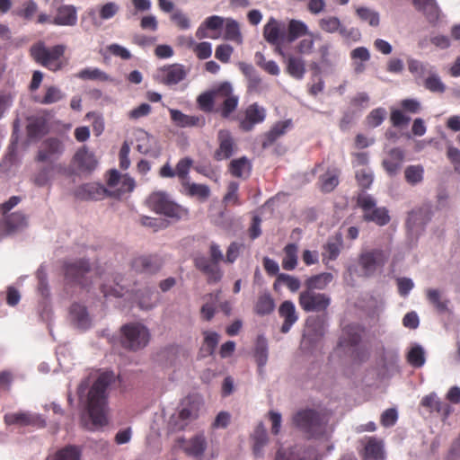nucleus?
Wrapping results in <instances>:
<instances>
[{"instance_id":"4be33fe9","label":"nucleus","mask_w":460,"mask_h":460,"mask_svg":"<svg viewBox=\"0 0 460 460\" xmlns=\"http://www.w3.org/2000/svg\"><path fill=\"white\" fill-rule=\"evenodd\" d=\"M405 153L400 147L390 149L382 161V166L389 176L396 175L404 162Z\"/></svg>"},{"instance_id":"7c9ffc66","label":"nucleus","mask_w":460,"mask_h":460,"mask_svg":"<svg viewBox=\"0 0 460 460\" xmlns=\"http://www.w3.org/2000/svg\"><path fill=\"white\" fill-rule=\"evenodd\" d=\"M385 458L384 443L376 438H369L365 445L363 460H383Z\"/></svg>"},{"instance_id":"b1692460","label":"nucleus","mask_w":460,"mask_h":460,"mask_svg":"<svg viewBox=\"0 0 460 460\" xmlns=\"http://www.w3.org/2000/svg\"><path fill=\"white\" fill-rule=\"evenodd\" d=\"M132 269L140 273L154 274L161 266V259L156 255H142L136 257L131 262Z\"/></svg>"},{"instance_id":"dca6fc26","label":"nucleus","mask_w":460,"mask_h":460,"mask_svg":"<svg viewBox=\"0 0 460 460\" xmlns=\"http://www.w3.org/2000/svg\"><path fill=\"white\" fill-rule=\"evenodd\" d=\"M28 226L27 217L22 212H14L4 217L0 221V237L22 231Z\"/></svg>"},{"instance_id":"412c9836","label":"nucleus","mask_w":460,"mask_h":460,"mask_svg":"<svg viewBox=\"0 0 460 460\" xmlns=\"http://www.w3.org/2000/svg\"><path fill=\"white\" fill-rule=\"evenodd\" d=\"M109 195V190L100 183L82 184L75 190V198L81 200H99Z\"/></svg>"},{"instance_id":"3c124183","label":"nucleus","mask_w":460,"mask_h":460,"mask_svg":"<svg viewBox=\"0 0 460 460\" xmlns=\"http://www.w3.org/2000/svg\"><path fill=\"white\" fill-rule=\"evenodd\" d=\"M239 184L236 181H230L226 188V192L223 197L225 206H240L242 201L239 197Z\"/></svg>"},{"instance_id":"0eeeda50","label":"nucleus","mask_w":460,"mask_h":460,"mask_svg":"<svg viewBox=\"0 0 460 460\" xmlns=\"http://www.w3.org/2000/svg\"><path fill=\"white\" fill-rule=\"evenodd\" d=\"M294 424L309 437H318L324 432L325 421L314 410H302L293 417Z\"/></svg>"},{"instance_id":"37998d69","label":"nucleus","mask_w":460,"mask_h":460,"mask_svg":"<svg viewBox=\"0 0 460 460\" xmlns=\"http://www.w3.org/2000/svg\"><path fill=\"white\" fill-rule=\"evenodd\" d=\"M224 39L233 41L238 45L243 43V36L240 31L239 23L232 19L226 18L225 22Z\"/></svg>"},{"instance_id":"338daca9","label":"nucleus","mask_w":460,"mask_h":460,"mask_svg":"<svg viewBox=\"0 0 460 460\" xmlns=\"http://www.w3.org/2000/svg\"><path fill=\"white\" fill-rule=\"evenodd\" d=\"M63 98L61 91L56 86H49L41 100L38 102L41 104H51L60 101Z\"/></svg>"},{"instance_id":"72a5a7b5","label":"nucleus","mask_w":460,"mask_h":460,"mask_svg":"<svg viewBox=\"0 0 460 460\" xmlns=\"http://www.w3.org/2000/svg\"><path fill=\"white\" fill-rule=\"evenodd\" d=\"M207 448V440L203 434H198L185 442L184 452L190 456H201Z\"/></svg>"},{"instance_id":"aec40b11","label":"nucleus","mask_w":460,"mask_h":460,"mask_svg":"<svg viewBox=\"0 0 460 460\" xmlns=\"http://www.w3.org/2000/svg\"><path fill=\"white\" fill-rule=\"evenodd\" d=\"M63 151L64 146L59 139L55 137L48 138L41 144L36 156V161L41 163L51 161L62 155Z\"/></svg>"},{"instance_id":"c85d7f7f","label":"nucleus","mask_w":460,"mask_h":460,"mask_svg":"<svg viewBox=\"0 0 460 460\" xmlns=\"http://www.w3.org/2000/svg\"><path fill=\"white\" fill-rule=\"evenodd\" d=\"M363 329L358 324H349L342 330L338 346L341 348H349L357 346L361 341Z\"/></svg>"},{"instance_id":"9b49d317","label":"nucleus","mask_w":460,"mask_h":460,"mask_svg":"<svg viewBox=\"0 0 460 460\" xmlns=\"http://www.w3.org/2000/svg\"><path fill=\"white\" fill-rule=\"evenodd\" d=\"M388 260V255L381 249H373L361 252L358 264L365 277L373 276L381 270Z\"/></svg>"},{"instance_id":"0e129e2a","label":"nucleus","mask_w":460,"mask_h":460,"mask_svg":"<svg viewBox=\"0 0 460 460\" xmlns=\"http://www.w3.org/2000/svg\"><path fill=\"white\" fill-rule=\"evenodd\" d=\"M386 111L384 108H376L370 111L366 118L367 125L370 128L380 126L385 119Z\"/></svg>"},{"instance_id":"4468645a","label":"nucleus","mask_w":460,"mask_h":460,"mask_svg":"<svg viewBox=\"0 0 460 460\" xmlns=\"http://www.w3.org/2000/svg\"><path fill=\"white\" fill-rule=\"evenodd\" d=\"M266 116V109L259 103L253 102L245 109L243 117L239 119V128L244 132H250L256 125L262 123Z\"/></svg>"},{"instance_id":"a878e982","label":"nucleus","mask_w":460,"mask_h":460,"mask_svg":"<svg viewBox=\"0 0 460 460\" xmlns=\"http://www.w3.org/2000/svg\"><path fill=\"white\" fill-rule=\"evenodd\" d=\"M291 128V119H286L276 122L270 128V129L262 136V148L266 149L271 146L279 137H283Z\"/></svg>"},{"instance_id":"7ed1b4c3","label":"nucleus","mask_w":460,"mask_h":460,"mask_svg":"<svg viewBox=\"0 0 460 460\" xmlns=\"http://www.w3.org/2000/svg\"><path fill=\"white\" fill-rule=\"evenodd\" d=\"M148 207L158 214L164 215L173 220L186 219L189 210L170 199L164 191H155L149 195L146 200Z\"/></svg>"},{"instance_id":"ddd939ff","label":"nucleus","mask_w":460,"mask_h":460,"mask_svg":"<svg viewBox=\"0 0 460 460\" xmlns=\"http://www.w3.org/2000/svg\"><path fill=\"white\" fill-rule=\"evenodd\" d=\"M107 185L111 190L109 196L119 198L135 188V181L128 174H120L116 169L109 171Z\"/></svg>"},{"instance_id":"6e6552de","label":"nucleus","mask_w":460,"mask_h":460,"mask_svg":"<svg viewBox=\"0 0 460 460\" xmlns=\"http://www.w3.org/2000/svg\"><path fill=\"white\" fill-rule=\"evenodd\" d=\"M358 206L363 210V219L384 226L390 222V216L385 208H376L375 199L368 194H361L357 199Z\"/></svg>"},{"instance_id":"c9c22d12","label":"nucleus","mask_w":460,"mask_h":460,"mask_svg":"<svg viewBox=\"0 0 460 460\" xmlns=\"http://www.w3.org/2000/svg\"><path fill=\"white\" fill-rule=\"evenodd\" d=\"M416 10L421 12L429 22H435L439 17V8L436 0H412Z\"/></svg>"},{"instance_id":"c756f323","label":"nucleus","mask_w":460,"mask_h":460,"mask_svg":"<svg viewBox=\"0 0 460 460\" xmlns=\"http://www.w3.org/2000/svg\"><path fill=\"white\" fill-rule=\"evenodd\" d=\"M279 314L284 319L280 331L282 333H288L298 319L294 303L289 300L284 301L279 305Z\"/></svg>"},{"instance_id":"774afa93","label":"nucleus","mask_w":460,"mask_h":460,"mask_svg":"<svg viewBox=\"0 0 460 460\" xmlns=\"http://www.w3.org/2000/svg\"><path fill=\"white\" fill-rule=\"evenodd\" d=\"M119 10V4L114 2H108L100 7L99 17L102 20L111 19L118 13Z\"/></svg>"},{"instance_id":"f03ea898","label":"nucleus","mask_w":460,"mask_h":460,"mask_svg":"<svg viewBox=\"0 0 460 460\" xmlns=\"http://www.w3.org/2000/svg\"><path fill=\"white\" fill-rule=\"evenodd\" d=\"M66 49V46L62 44L49 48L44 42L39 41L31 47L30 54L36 63L50 71L57 72L66 65L63 59Z\"/></svg>"},{"instance_id":"6e6d98bb","label":"nucleus","mask_w":460,"mask_h":460,"mask_svg":"<svg viewBox=\"0 0 460 460\" xmlns=\"http://www.w3.org/2000/svg\"><path fill=\"white\" fill-rule=\"evenodd\" d=\"M319 28L327 33L339 32L342 27L341 20L336 16H326L318 21Z\"/></svg>"},{"instance_id":"f704fd0d","label":"nucleus","mask_w":460,"mask_h":460,"mask_svg":"<svg viewBox=\"0 0 460 460\" xmlns=\"http://www.w3.org/2000/svg\"><path fill=\"white\" fill-rule=\"evenodd\" d=\"M420 404L426 408L429 412L436 411L443 414L445 417L448 416L450 412V406L447 403L441 402L435 394L424 396Z\"/></svg>"},{"instance_id":"f257e3e1","label":"nucleus","mask_w":460,"mask_h":460,"mask_svg":"<svg viewBox=\"0 0 460 460\" xmlns=\"http://www.w3.org/2000/svg\"><path fill=\"white\" fill-rule=\"evenodd\" d=\"M115 379L113 371H102L86 394V408L94 428L102 427L108 422V388Z\"/></svg>"},{"instance_id":"8fccbe9b","label":"nucleus","mask_w":460,"mask_h":460,"mask_svg":"<svg viewBox=\"0 0 460 460\" xmlns=\"http://www.w3.org/2000/svg\"><path fill=\"white\" fill-rule=\"evenodd\" d=\"M254 357L259 367H262L266 365L268 360V343L267 340L262 335L257 338Z\"/></svg>"},{"instance_id":"9d476101","label":"nucleus","mask_w":460,"mask_h":460,"mask_svg":"<svg viewBox=\"0 0 460 460\" xmlns=\"http://www.w3.org/2000/svg\"><path fill=\"white\" fill-rule=\"evenodd\" d=\"M36 22L39 24L52 23L58 26H74L77 22V11L72 4H62L57 8L53 19L45 13H40Z\"/></svg>"},{"instance_id":"bb28decb","label":"nucleus","mask_w":460,"mask_h":460,"mask_svg":"<svg viewBox=\"0 0 460 460\" xmlns=\"http://www.w3.org/2000/svg\"><path fill=\"white\" fill-rule=\"evenodd\" d=\"M170 116L172 121L180 128H188V127H199L202 128L206 124V119L204 116H192L187 115L181 112L179 110L171 109Z\"/></svg>"},{"instance_id":"2eb2a0df","label":"nucleus","mask_w":460,"mask_h":460,"mask_svg":"<svg viewBox=\"0 0 460 460\" xmlns=\"http://www.w3.org/2000/svg\"><path fill=\"white\" fill-rule=\"evenodd\" d=\"M71 163L80 173H91L98 166V160L94 153L90 151L86 146L76 150Z\"/></svg>"},{"instance_id":"f8f14e48","label":"nucleus","mask_w":460,"mask_h":460,"mask_svg":"<svg viewBox=\"0 0 460 460\" xmlns=\"http://www.w3.org/2000/svg\"><path fill=\"white\" fill-rule=\"evenodd\" d=\"M299 305L305 312H325L331 304V297L324 293L305 290L299 295Z\"/></svg>"},{"instance_id":"39448f33","label":"nucleus","mask_w":460,"mask_h":460,"mask_svg":"<svg viewBox=\"0 0 460 460\" xmlns=\"http://www.w3.org/2000/svg\"><path fill=\"white\" fill-rule=\"evenodd\" d=\"M215 93L217 96L215 112L218 113L224 119H232L231 116L239 104V96L234 93L232 84L228 82L220 83L216 86Z\"/></svg>"},{"instance_id":"49530a36","label":"nucleus","mask_w":460,"mask_h":460,"mask_svg":"<svg viewBox=\"0 0 460 460\" xmlns=\"http://www.w3.org/2000/svg\"><path fill=\"white\" fill-rule=\"evenodd\" d=\"M216 86L208 92L203 93L197 98V103L199 108L204 112L215 111L214 104L217 102V96H216Z\"/></svg>"},{"instance_id":"c03bdc74","label":"nucleus","mask_w":460,"mask_h":460,"mask_svg":"<svg viewBox=\"0 0 460 460\" xmlns=\"http://www.w3.org/2000/svg\"><path fill=\"white\" fill-rule=\"evenodd\" d=\"M333 279L332 273L323 272L308 278L305 280V290L324 289Z\"/></svg>"},{"instance_id":"680f3d73","label":"nucleus","mask_w":460,"mask_h":460,"mask_svg":"<svg viewBox=\"0 0 460 460\" xmlns=\"http://www.w3.org/2000/svg\"><path fill=\"white\" fill-rule=\"evenodd\" d=\"M407 361L414 367H422L425 363L423 349L419 345L412 347L407 354Z\"/></svg>"},{"instance_id":"423d86ee","label":"nucleus","mask_w":460,"mask_h":460,"mask_svg":"<svg viewBox=\"0 0 460 460\" xmlns=\"http://www.w3.org/2000/svg\"><path fill=\"white\" fill-rule=\"evenodd\" d=\"M121 345L129 350H138L146 347L149 341V332L140 323L125 324L120 329Z\"/></svg>"},{"instance_id":"a19ab883","label":"nucleus","mask_w":460,"mask_h":460,"mask_svg":"<svg viewBox=\"0 0 460 460\" xmlns=\"http://www.w3.org/2000/svg\"><path fill=\"white\" fill-rule=\"evenodd\" d=\"M70 316L78 328L85 329L90 325V319L86 307L75 303L70 307Z\"/></svg>"},{"instance_id":"bf43d9fd","label":"nucleus","mask_w":460,"mask_h":460,"mask_svg":"<svg viewBox=\"0 0 460 460\" xmlns=\"http://www.w3.org/2000/svg\"><path fill=\"white\" fill-rule=\"evenodd\" d=\"M340 171L335 169L333 172H327L321 177V189L324 192H331L339 184Z\"/></svg>"},{"instance_id":"052dcab7","label":"nucleus","mask_w":460,"mask_h":460,"mask_svg":"<svg viewBox=\"0 0 460 460\" xmlns=\"http://www.w3.org/2000/svg\"><path fill=\"white\" fill-rule=\"evenodd\" d=\"M226 22V19L218 16V15H212L208 17L202 25L198 29L196 35L199 39H201L204 37V34L202 33V26H204L206 29L216 31L218 29H221Z\"/></svg>"},{"instance_id":"f3484780","label":"nucleus","mask_w":460,"mask_h":460,"mask_svg":"<svg viewBox=\"0 0 460 460\" xmlns=\"http://www.w3.org/2000/svg\"><path fill=\"white\" fill-rule=\"evenodd\" d=\"M4 420L7 425H17L20 427H44L45 425V421L39 414L30 411L6 413Z\"/></svg>"},{"instance_id":"13d9d810","label":"nucleus","mask_w":460,"mask_h":460,"mask_svg":"<svg viewBox=\"0 0 460 460\" xmlns=\"http://www.w3.org/2000/svg\"><path fill=\"white\" fill-rule=\"evenodd\" d=\"M424 168L422 165H409L404 171L405 181L411 185H416L423 181Z\"/></svg>"},{"instance_id":"473e14b6","label":"nucleus","mask_w":460,"mask_h":460,"mask_svg":"<svg viewBox=\"0 0 460 460\" xmlns=\"http://www.w3.org/2000/svg\"><path fill=\"white\" fill-rule=\"evenodd\" d=\"M287 37L286 42L292 43L297 39L304 37L306 34H309L311 31H309L308 26L301 20L291 19L288 21V25L286 26Z\"/></svg>"},{"instance_id":"5fc2aeb1","label":"nucleus","mask_w":460,"mask_h":460,"mask_svg":"<svg viewBox=\"0 0 460 460\" xmlns=\"http://www.w3.org/2000/svg\"><path fill=\"white\" fill-rule=\"evenodd\" d=\"M77 77L83 80H97L102 82L111 81V78L108 74L99 68L87 67L82 69L78 74Z\"/></svg>"},{"instance_id":"2f4dec72","label":"nucleus","mask_w":460,"mask_h":460,"mask_svg":"<svg viewBox=\"0 0 460 460\" xmlns=\"http://www.w3.org/2000/svg\"><path fill=\"white\" fill-rule=\"evenodd\" d=\"M286 63L287 73L295 79H302L305 74V66L302 58L294 55H287L282 58Z\"/></svg>"},{"instance_id":"79ce46f5","label":"nucleus","mask_w":460,"mask_h":460,"mask_svg":"<svg viewBox=\"0 0 460 460\" xmlns=\"http://www.w3.org/2000/svg\"><path fill=\"white\" fill-rule=\"evenodd\" d=\"M63 169L61 164L49 165L42 167L32 177V182L37 187H44L49 184L54 171L60 172Z\"/></svg>"},{"instance_id":"4c0bfd02","label":"nucleus","mask_w":460,"mask_h":460,"mask_svg":"<svg viewBox=\"0 0 460 460\" xmlns=\"http://www.w3.org/2000/svg\"><path fill=\"white\" fill-rule=\"evenodd\" d=\"M275 309V302L269 292L261 293L258 296L254 304L253 311L260 316L270 314Z\"/></svg>"},{"instance_id":"09e8293b","label":"nucleus","mask_w":460,"mask_h":460,"mask_svg":"<svg viewBox=\"0 0 460 460\" xmlns=\"http://www.w3.org/2000/svg\"><path fill=\"white\" fill-rule=\"evenodd\" d=\"M252 439L254 441L253 444V453L255 456H260L261 455V450L263 447L268 442V435L267 431L264 428V425L262 423H260L252 435Z\"/></svg>"},{"instance_id":"a18cd8bd","label":"nucleus","mask_w":460,"mask_h":460,"mask_svg":"<svg viewBox=\"0 0 460 460\" xmlns=\"http://www.w3.org/2000/svg\"><path fill=\"white\" fill-rule=\"evenodd\" d=\"M297 265V246L295 243H288L284 248L282 268L286 270H293Z\"/></svg>"},{"instance_id":"e2e57ef3","label":"nucleus","mask_w":460,"mask_h":460,"mask_svg":"<svg viewBox=\"0 0 460 460\" xmlns=\"http://www.w3.org/2000/svg\"><path fill=\"white\" fill-rule=\"evenodd\" d=\"M80 451L76 447L67 446L55 454L54 460H80Z\"/></svg>"},{"instance_id":"cd10ccee","label":"nucleus","mask_w":460,"mask_h":460,"mask_svg":"<svg viewBox=\"0 0 460 460\" xmlns=\"http://www.w3.org/2000/svg\"><path fill=\"white\" fill-rule=\"evenodd\" d=\"M217 139L219 146L216 150L214 157L217 161L228 159L234 153V143L231 133L228 130L221 129L218 132Z\"/></svg>"},{"instance_id":"5701e85b","label":"nucleus","mask_w":460,"mask_h":460,"mask_svg":"<svg viewBox=\"0 0 460 460\" xmlns=\"http://www.w3.org/2000/svg\"><path fill=\"white\" fill-rule=\"evenodd\" d=\"M194 263L195 267L207 276L208 284L217 283L221 280L223 273L218 263L204 256L197 257L194 260Z\"/></svg>"},{"instance_id":"ea45409f","label":"nucleus","mask_w":460,"mask_h":460,"mask_svg":"<svg viewBox=\"0 0 460 460\" xmlns=\"http://www.w3.org/2000/svg\"><path fill=\"white\" fill-rule=\"evenodd\" d=\"M251 171L252 164L245 156L234 159L229 164L230 173L236 178L246 179L250 176Z\"/></svg>"},{"instance_id":"864d4df0","label":"nucleus","mask_w":460,"mask_h":460,"mask_svg":"<svg viewBox=\"0 0 460 460\" xmlns=\"http://www.w3.org/2000/svg\"><path fill=\"white\" fill-rule=\"evenodd\" d=\"M427 299L435 307L438 314H444L447 311V300H443L438 290L429 288L426 292Z\"/></svg>"},{"instance_id":"69168bd1","label":"nucleus","mask_w":460,"mask_h":460,"mask_svg":"<svg viewBox=\"0 0 460 460\" xmlns=\"http://www.w3.org/2000/svg\"><path fill=\"white\" fill-rule=\"evenodd\" d=\"M424 86L426 89L433 93H444L446 90L445 84L436 74H430L425 79Z\"/></svg>"},{"instance_id":"58836bf2","label":"nucleus","mask_w":460,"mask_h":460,"mask_svg":"<svg viewBox=\"0 0 460 460\" xmlns=\"http://www.w3.org/2000/svg\"><path fill=\"white\" fill-rule=\"evenodd\" d=\"M39 5L35 0H24L13 13L26 22H31L39 15Z\"/></svg>"},{"instance_id":"a211bd4d","label":"nucleus","mask_w":460,"mask_h":460,"mask_svg":"<svg viewBox=\"0 0 460 460\" xmlns=\"http://www.w3.org/2000/svg\"><path fill=\"white\" fill-rule=\"evenodd\" d=\"M160 82L166 85L177 84L187 76V69L183 65L172 64L158 69Z\"/></svg>"},{"instance_id":"393cba45","label":"nucleus","mask_w":460,"mask_h":460,"mask_svg":"<svg viewBox=\"0 0 460 460\" xmlns=\"http://www.w3.org/2000/svg\"><path fill=\"white\" fill-rule=\"evenodd\" d=\"M199 416V410L196 405L190 403L183 407L174 418L170 420L172 429L176 431L183 430L192 420Z\"/></svg>"},{"instance_id":"de8ad7c7","label":"nucleus","mask_w":460,"mask_h":460,"mask_svg":"<svg viewBox=\"0 0 460 460\" xmlns=\"http://www.w3.org/2000/svg\"><path fill=\"white\" fill-rule=\"evenodd\" d=\"M320 35L313 31L304 36L296 45V51L300 55H309L313 53L314 49V40L319 39Z\"/></svg>"},{"instance_id":"4d7b16f0","label":"nucleus","mask_w":460,"mask_h":460,"mask_svg":"<svg viewBox=\"0 0 460 460\" xmlns=\"http://www.w3.org/2000/svg\"><path fill=\"white\" fill-rule=\"evenodd\" d=\"M193 165V160L190 157H183L180 159L175 167L176 176L179 178L181 185L184 181H189V172Z\"/></svg>"},{"instance_id":"1a4fd4ad","label":"nucleus","mask_w":460,"mask_h":460,"mask_svg":"<svg viewBox=\"0 0 460 460\" xmlns=\"http://www.w3.org/2000/svg\"><path fill=\"white\" fill-rule=\"evenodd\" d=\"M286 24L270 17L263 27V38L269 44L275 47V53L281 58H286V52L282 48L283 43L286 42Z\"/></svg>"},{"instance_id":"e433bc0d","label":"nucleus","mask_w":460,"mask_h":460,"mask_svg":"<svg viewBox=\"0 0 460 460\" xmlns=\"http://www.w3.org/2000/svg\"><path fill=\"white\" fill-rule=\"evenodd\" d=\"M181 192L189 197H195L200 201H205L210 196V189L208 185L184 181L181 185Z\"/></svg>"},{"instance_id":"6ab92c4d","label":"nucleus","mask_w":460,"mask_h":460,"mask_svg":"<svg viewBox=\"0 0 460 460\" xmlns=\"http://www.w3.org/2000/svg\"><path fill=\"white\" fill-rule=\"evenodd\" d=\"M318 451L313 447L305 448H279L274 460H319Z\"/></svg>"},{"instance_id":"20e7f679","label":"nucleus","mask_w":460,"mask_h":460,"mask_svg":"<svg viewBox=\"0 0 460 460\" xmlns=\"http://www.w3.org/2000/svg\"><path fill=\"white\" fill-rule=\"evenodd\" d=\"M66 279L83 288L88 287L93 282L94 276H101L97 268H93L88 260L79 259L69 261L64 265Z\"/></svg>"},{"instance_id":"603ef678","label":"nucleus","mask_w":460,"mask_h":460,"mask_svg":"<svg viewBox=\"0 0 460 460\" xmlns=\"http://www.w3.org/2000/svg\"><path fill=\"white\" fill-rule=\"evenodd\" d=\"M356 14L361 21L367 22L370 26L376 27L379 25V13L373 9L359 6L356 8Z\"/></svg>"}]
</instances>
